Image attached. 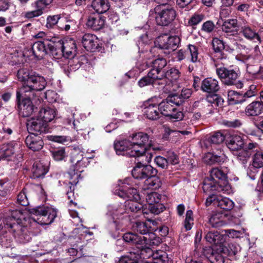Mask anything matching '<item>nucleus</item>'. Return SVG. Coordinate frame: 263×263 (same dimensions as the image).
<instances>
[{"label": "nucleus", "instance_id": "22", "mask_svg": "<svg viewBox=\"0 0 263 263\" xmlns=\"http://www.w3.org/2000/svg\"><path fill=\"white\" fill-rule=\"evenodd\" d=\"M115 149L118 155H126L132 157L128 152L132 150L130 141L129 140H123L115 143ZM134 157L133 156H132Z\"/></svg>", "mask_w": 263, "mask_h": 263}, {"label": "nucleus", "instance_id": "1", "mask_svg": "<svg viewBox=\"0 0 263 263\" xmlns=\"http://www.w3.org/2000/svg\"><path fill=\"white\" fill-rule=\"evenodd\" d=\"M125 241L132 245H136L141 249V254L143 258H150L156 253H153V250L149 247H154L159 245L162 242V239L153 232H150L145 236H139L136 234L128 232L123 236Z\"/></svg>", "mask_w": 263, "mask_h": 263}, {"label": "nucleus", "instance_id": "5", "mask_svg": "<svg viewBox=\"0 0 263 263\" xmlns=\"http://www.w3.org/2000/svg\"><path fill=\"white\" fill-rule=\"evenodd\" d=\"M149 14L155 18L158 25L166 26L171 24L176 16L174 8L168 5H158L151 9Z\"/></svg>", "mask_w": 263, "mask_h": 263}, {"label": "nucleus", "instance_id": "23", "mask_svg": "<svg viewBox=\"0 0 263 263\" xmlns=\"http://www.w3.org/2000/svg\"><path fill=\"white\" fill-rule=\"evenodd\" d=\"M44 42L39 41L34 43L32 46L31 51L34 56L37 59H42L44 55L48 53V47L46 48Z\"/></svg>", "mask_w": 263, "mask_h": 263}, {"label": "nucleus", "instance_id": "16", "mask_svg": "<svg viewBox=\"0 0 263 263\" xmlns=\"http://www.w3.org/2000/svg\"><path fill=\"white\" fill-rule=\"evenodd\" d=\"M86 25L93 30H99L105 25V18L99 14H91L88 17Z\"/></svg>", "mask_w": 263, "mask_h": 263}, {"label": "nucleus", "instance_id": "54", "mask_svg": "<svg viewBox=\"0 0 263 263\" xmlns=\"http://www.w3.org/2000/svg\"><path fill=\"white\" fill-rule=\"evenodd\" d=\"M60 18L61 17L60 15H54L48 16L47 18V27L51 28L54 26L58 27Z\"/></svg>", "mask_w": 263, "mask_h": 263}, {"label": "nucleus", "instance_id": "56", "mask_svg": "<svg viewBox=\"0 0 263 263\" xmlns=\"http://www.w3.org/2000/svg\"><path fill=\"white\" fill-rule=\"evenodd\" d=\"M71 182H69L68 185L67 186L68 191H67V195L68 199L70 200V203L71 204H73L75 206L77 205V203L73 201V200L75 199V197L73 193V191L74 190V185Z\"/></svg>", "mask_w": 263, "mask_h": 263}, {"label": "nucleus", "instance_id": "6", "mask_svg": "<svg viewBox=\"0 0 263 263\" xmlns=\"http://www.w3.org/2000/svg\"><path fill=\"white\" fill-rule=\"evenodd\" d=\"M46 84L44 78L34 72L32 77H30L28 83L24 84L20 90L17 91V99L19 101L24 93L28 97H34L36 96L35 92L43 90Z\"/></svg>", "mask_w": 263, "mask_h": 263}, {"label": "nucleus", "instance_id": "17", "mask_svg": "<svg viewBox=\"0 0 263 263\" xmlns=\"http://www.w3.org/2000/svg\"><path fill=\"white\" fill-rule=\"evenodd\" d=\"M63 57L66 58H73L76 54L77 45L72 39L63 40Z\"/></svg>", "mask_w": 263, "mask_h": 263}, {"label": "nucleus", "instance_id": "7", "mask_svg": "<svg viewBox=\"0 0 263 263\" xmlns=\"http://www.w3.org/2000/svg\"><path fill=\"white\" fill-rule=\"evenodd\" d=\"M28 212L33 221L42 225L50 224L57 217L56 211L49 207L39 206L29 209Z\"/></svg>", "mask_w": 263, "mask_h": 263}, {"label": "nucleus", "instance_id": "39", "mask_svg": "<svg viewBox=\"0 0 263 263\" xmlns=\"http://www.w3.org/2000/svg\"><path fill=\"white\" fill-rule=\"evenodd\" d=\"M217 204L219 207L226 211H230L233 209L234 206V203L229 198L219 196L217 198Z\"/></svg>", "mask_w": 263, "mask_h": 263}, {"label": "nucleus", "instance_id": "20", "mask_svg": "<svg viewBox=\"0 0 263 263\" xmlns=\"http://www.w3.org/2000/svg\"><path fill=\"white\" fill-rule=\"evenodd\" d=\"M27 146L33 151L41 149L43 146V141L40 137L35 135H28L25 140Z\"/></svg>", "mask_w": 263, "mask_h": 263}, {"label": "nucleus", "instance_id": "30", "mask_svg": "<svg viewBox=\"0 0 263 263\" xmlns=\"http://www.w3.org/2000/svg\"><path fill=\"white\" fill-rule=\"evenodd\" d=\"M156 175L152 174L147 177L144 182L145 189L157 190L161 186V180Z\"/></svg>", "mask_w": 263, "mask_h": 263}, {"label": "nucleus", "instance_id": "60", "mask_svg": "<svg viewBox=\"0 0 263 263\" xmlns=\"http://www.w3.org/2000/svg\"><path fill=\"white\" fill-rule=\"evenodd\" d=\"M52 155L53 159L56 161H60L65 157L66 153L64 148L55 150L52 152Z\"/></svg>", "mask_w": 263, "mask_h": 263}, {"label": "nucleus", "instance_id": "51", "mask_svg": "<svg viewBox=\"0 0 263 263\" xmlns=\"http://www.w3.org/2000/svg\"><path fill=\"white\" fill-rule=\"evenodd\" d=\"M161 200V195L156 192H152L147 194L146 197V200L148 205L160 202Z\"/></svg>", "mask_w": 263, "mask_h": 263}, {"label": "nucleus", "instance_id": "49", "mask_svg": "<svg viewBox=\"0 0 263 263\" xmlns=\"http://www.w3.org/2000/svg\"><path fill=\"white\" fill-rule=\"evenodd\" d=\"M134 228L135 231L141 234L144 235V236H145L146 234H148L150 233L149 232V229L147 227L146 223L144 222H136L134 226Z\"/></svg>", "mask_w": 263, "mask_h": 263}, {"label": "nucleus", "instance_id": "14", "mask_svg": "<svg viewBox=\"0 0 263 263\" xmlns=\"http://www.w3.org/2000/svg\"><path fill=\"white\" fill-rule=\"evenodd\" d=\"M52 0H38L34 3L35 10L25 12V17L27 18H32L40 16L43 13V10L48 5L52 2Z\"/></svg>", "mask_w": 263, "mask_h": 263}, {"label": "nucleus", "instance_id": "37", "mask_svg": "<svg viewBox=\"0 0 263 263\" xmlns=\"http://www.w3.org/2000/svg\"><path fill=\"white\" fill-rule=\"evenodd\" d=\"M76 21L69 17H61L58 23V28L61 30L68 31L71 28H75Z\"/></svg>", "mask_w": 263, "mask_h": 263}, {"label": "nucleus", "instance_id": "12", "mask_svg": "<svg viewBox=\"0 0 263 263\" xmlns=\"http://www.w3.org/2000/svg\"><path fill=\"white\" fill-rule=\"evenodd\" d=\"M159 46L161 49L174 50L178 46L180 39L178 36H162L159 37Z\"/></svg>", "mask_w": 263, "mask_h": 263}, {"label": "nucleus", "instance_id": "63", "mask_svg": "<svg viewBox=\"0 0 263 263\" xmlns=\"http://www.w3.org/2000/svg\"><path fill=\"white\" fill-rule=\"evenodd\" d=\"M222 124L228 127L231 128H236L241 126V123L238 119H235L234 120H223Z\"/></svg>", "mask_w": 263, "mask_h": 263}, {"label": "nucleus", "instance_id": "36", "mask_svg": "<svg viewBox=\"0 0 263 263\" xmlns=\"http://www.w3.org/2000/svg\"><path fill=\"white\" fill-rule=\"evenodd\" d=\"M240 33L248 40H252L256 39L258 41L261 42V38L258 34L248 26H242Z\"/></svg>", "mask_w": 263, "mask_h": 263}, {"label": "nucleus", "instance_id": "24", "mask_svg": "<svg viewBox=\"0 0 263 263\" xmlns=\"http://www.w3.org/2000/svg\"><path fill=\"white\" fill-rule=\"evenodd\" d=\"M226 236L217 231H210L205 236L206 240L212 245H221L225 241Z\"/></svg>", "mask_w": 263, "mask_h": 263}, {"label": "nucleus", "instance_id": "42", "mask_svg": "<svg viewBox=\"0 0 263 263\" xmlns=\"http://www.w3.org/2000/svg\"><path fill=\"white\" fill-rule=\"evenodd\" d=\"M31 171L35 178H39L44 176L48 171V166L32 165Z\"/></svg>", "mask_w": 263, "mask_h": 263}, {"label": "nucleus", "instance_id": "59", "mask_svg": "<svg viewBox=\"0 0 263 263\" xmlns=\"http://www.w3.org/2000/svg\"><path fill=\"white\" fill-rule=\"evenodd\" d=\"M126 194L127 201L132 200H138L139 199V196L136 189L133 187L126 189Z\"/></svg>", "mask_w": 263, "mask_h": 263}, {"label": "nucleus", "instance_id": "48", "mask_svg": "<svg viewBox=\"0 0 263 263\" xmlns=\"http://www.w3.org/2000/svg\"><path fill=\"white\" fill-rule=\"evenodd\" d=\"M228 98L229 101L233 102L234 104L243 103L242 94L234 90H229L228 91Z\"/></svg>", "mask_w": 263, "mask_h": 263}, {"label": "nucleus", "instance_id": "35", "mask_svg": "<svg viewBox=\"0 0 263 263\" xmlns=\"http://www.w3.org/2000/svg\"><path fill=\"white\" fill-rule=\"evenodd\" d=\"M55 112L53 109L50 107L42 108L39 113V117L47 124V123L51 121L55 117Z\"/></svg>", "mask_w": 263, "mask_h": 263}, {"label": "nucleus", "instance_id": "3", "mask_svg": "<svg viewBox=\"0 0 263 263\" xmlns=\"http://www.w3.org/2000/svg\"><path fill=\"white\" fill-rule=\"evenodd\" d=\"M182 101L177 96L171 95L165 100L159 104V110L161 114L170 117L173 121H178L183 119V114L176 108L181 104Z\"/></svg>", "mask_w": 263, "mask_h": 263}, {"label": "nucleus", "instance_id": "21", "mask_svg": "<svg viewBox=\"0 0 263 263\" xmlns=\"http://www.w3.org/2000/svg\"><path fill=\"white\" fill-rule=\"evenodd\" d=\"M222 30L225 33L234 35L239 30L238 21L236 18H229L225 20L222 25Z\"/></svg>", "mask_w": 263, "mask_h": 263}, {"label": "nucleus", "instance_id": "43", "mask_svg": "<svg viewBox=\"0 0 263 263\" xmlns=\"http://www.w3.org/2000/svg\"><path fill=\"white\" fill-rule=\"evenodd\" d=\"M179 78V72L178 69L172 68L163 72V79L165 78L171 82L176 81Z\"/></svg>", "mask_w": 263, "mask_h": 263}, {"label": "nucleus", "instance_id": "2", "mask_svg": "<svg viewBox=\"0 0 263 263\" xmlns=\"http://www.w3.org/2000/svg\"><path fill=\"white\" fill-rule=\"evenodd\" d=\"M227 167H215L210 171V177L205 178L203 183V190L204 193L211 191L219 192H226L230 189V185L227 180Z\"/></svg>", "mask_w": 263, "mask_h": 263}, {"label": "nucleus", "instance_id": "46", "mask_svg": "<svg viewBox=\"0 0 263 263\" xmlns=\"http://www.w3.org/2000/svg\"><path fill=\"white\" fill-rule=\"evenodd\" d=\"M135 200L126 201L125 206L126 210H129L132 212H137L140 211L142 209V205Z\"/></svg>", "mask_w": 263, "mask_h": 263}, {"label": "nucleus", "instance_id": "45", "mask_svg": "<svg viewBox=\"0 0 263 263\" xmlns=\"http://www.w3.org/2000/svg\"><path fill=\"white\" fill-rule=\"evenodd\" d=\"M222 214L215 213L209 219V223L212 227L217 228L222 226L224 222L221 220Z\"/></svg>", "mask_w": 263, "mask_h": 263}, {"label": "nucleus", "instance_id": "18", "mask_svg": "<svg viewBox=\"0 0 263 263\" xmlns=\"http://www.w3.org/2000/svg\"><path fill=\"white\" fill-rule=\"evenodd\" d=\"M82 43L84 47L88 51H95L99 46L97 37L90 33H87L83 35Z\"/></svg>", "mask_w": 263, "mask_h": 263}, {"label": "nucleus", "instance_id": "29", "mask_svg": "<svg viewBox=\"0 0 263 263\" xmlns=\"http://www.w3.org/2000/svg\"><path fill=\"white\" fill-rule=\"evenodd\" d=\"M243 145V141L241 136L234 135L231 136L227 140V145L232 151H241Z\"/></svg>", "mask_w": 263, "mask_h": 263}, {"label": "nucleus", "instance_id": "33", "mask_svg": "<svg viewBox=\"0 0 263 263\" xmlns=\"http://www.w3.org/2000/svg\"><path fill=\"white\" fill-rule=\"evenodd\" d=\"M212 45L213 50L217 53L216 57L218 59L223 60L227 59V55L222 53V50L224 49V44L222 40L218 38H214L212 40Z\"/></svg>", "mask_w": 263, "mask_h": 263}, {"label": "nucleus", "instance_id": "47", "mask_svg": "<svg viewBox=\"0 0 263 263\" xmlns=\"http://www.w3.org/2000/svg\"><path fill=\"white\" fill-rule=\"evenodd\" d=\"M187 52H190L192 62L196 63L198 61L199 48L197 46L192 44L188 45Z\"/></svg>", "mask_w": 263, "mask_h": 263}, {"label": "nucleus", "instance_id": "26", "mask_svg": "<svg viewBox=\"0 0 263 263\" xmlns=\"http://www.w3.org/2000/svg\"><path fill=\"white\" fill-rule=\"evenodd\" d=\"M227 159V157L223 154L217 156L211 153L205 154L203 157V161L206 164H213L215 163H228Z\"/></svg>", "mask_w": 263, "mask_h": 263}, {"label": "nucleus", "instance_id": "38", "mask_svg": "<svg viewBox=\"0 0 263 263\" xmlns=\"http://www.w3.org/2000/svg\"><path fill=\"white\" fill-rule=\"evenodd\" d=\"M159 80L158 76L150 71L147 76L143 77L138 81V85L140 87H143L147 85H154L157 80Z\"/></svg>", "mask_w": 263, "mask_h": 263}, {"label": "nucleus", "instance_id": "8", "mask_svg": "<svg viewBox=\"0 0 263 263\" xmlns=\"http://www.w3.org/2000/svg\"><path fill=\"white\" fill-rule=\"evenodd\" d=\"M216 74L224 85H235L237 88H241L243 87V83L240 81H237L238 73L233 69L221 66L216 68Z\"/></svg>", "mask_w": 263, "mask_h": 263}, {"label": "nucleus", "instance_id": "9", "mask_svg": "<svg viewBox=\"0 0 263 263\" xmlns=\"http://www.w3.org/2000/svg\"><path fill=\"white\" fill-rule=\"evenodd\" d=\"M33 98L28 97L24 93L21 96L19 101L16 99L20 108V114L23 117H29L34 112L35 108L31 101Z\"/></svg>", "mask_w": 263, "mask_h": 263}, {"label": "nucleus", "instance_id": "34", "mask_svg": "<svg viewBox=\"0 0 263 263\" xmlns=\"http://www.w3.org/2000/svg\"><path fill=\"white\" fill-rule=\"evenodd\" d=\"M48 49L53 56H63V40L57 42H51L47 44Z\"/></svg>", "mask_w": 263, "mask_h": 263}, {"label": "nucleus", "instance_id": "57", "mask_svg": "<svg viewBox=\"0 0 263 263\" xmlns=\"http://www.w3.org/2000/svg\"><path fill=\"white\" fill-rule=\"evenodd\" d=\"M257 93L256 86L255 85L250 86L249 89L244 93L242 94L243 102H245L248 98L255 96Z\"/></svg>", "mask_w": 263, "mask_h": 263}, {"label": "nucleus", "instance_id": "52", "mask_svg": "<svg viewBox=\"0 0 263 263\" xmlns=\"http://www.w3.org/2000/svg\"><path fill=\"white\" fill-rule=\"evenodd\" d=\"M206 100L210 103L215 105L216 106H221L223 103V100L217 94L208 96Z\"/></svg>", "mask_w": 263, "mask_h": 263}, {"label": "nucleus", "instance_id": "62", "mask_svg": "<svg viewBox=\"0 0 263 263\" xmlns=\"http://www.w3.org/2000/svg\"><path fill=\"white\" fill-rule=\"evenodd\" d=\"M203 19V15L195 14L189 20L188 24L190 26H195L200 23Z\"/></svg>", "mask_w": 263, "mask_h": 263}, {"label": "nucleus", "instance_id": "64", "mask_svg": "<svg viewBox=\"0 0 263 263\" xmlns=\"http://www.w3.org/2000/svg\"><path fill=\"white\" fill-rule=\"evenodd\" d=\"M254 164H263V153L257 151L253 157Z\"/></svg>", "mask_w": 263, "mask_h": 263}, {"label": "nucleus", "instance_id": "4", "mask_svg": "<svg viewBox=\"0 0 263 263\" xmlns=\"http://www.w3.org/2000/svg\"><path fill=\"white\" fill-rule=\"evenodd\" d=\"M130 144L132 150L128 152L131 156L134 157L142 156L149 148L153 147V144L151 140H149V137L146 133L139 132L135 133L132 136Z\"/></svg>", "mask_w": 263, "mask_h": 263}, {"label": "nucleus", "instance_id": "40", "mask_svg": "<svg viewBox=\"0 0 263 263\" xmlns=\"http://www.w3.org/2000/svg\"><path fill=\"white\" fill-rule=\"evenodd\" d=\"M34 73V72L27 68H23L18 70L17 76L19 81L24 82V84H27L30 77H32Z\"/></svg>", "mask_w": 263, "mask_h": 263}, {"label": "nucleus", "instance_id": "58", "mask_svg": "<svg viewBox=\"0 0 263 263\" xmlns=\"http://www.w3.org/2000/svg\"><path fill=\"white\" fill-rule=\"evenodd\" d=\"M193 221V212L191 210H188L186 213V217L184 222V226L186 230H190L192 228V224Z\"/></svg>", "mask_w": 263, "mask_h": 263}, {"label": "nucleus", "instance_id": "15", "mask_svg": "<svg viewBox=\"0 0 263 263\" xmlns=\"http://www.w3.org/2000/svg\"><path fill=\"white\" fill-rule=\"evenodd\" d=\"M152 68L150 71L158 76L159 79L163 80L164 70L163 69L166 66L167 61L163 58H158L151 63Z\"/></svg>", "mask_w": 263, "mask_h": 263}, {"label": "nucleus", "instance_id": "44", "mask_svg": "<svg viewBox=\"0 0 263 263\" xmlns=\"http://www.w3.org/2000/svg\"><path fill=\"white\" fill-rule=\"evenodd\" d=\"M258 147V144L256 143H248L245 148V150H241V151L239 153V154L238 155V158L241 160V156L244 155V157L248 158L249 157L250 155H251L250 152L249 151L255 149V151L256 152L257 151V148Z\"/></svg>", "mask_w": 263, "mask_h": 263}, {"label": "nucleus", "instance_id": "27", "mask_svg": "<svg viewBox=\"0 0 263 263\" xmlns=\"http://www.w3.org/2000/svg\"><path fill=\"white\" fill-rule=\"evenodd\" d=\"M262 109L261 101H253L246 107L245 112L248 116H256L261 113Z\"/></svg>", "mask_w": 263, "mask_h": 263}, {"label": "nucleus", "instance_id": "11", "mask_svg": "<svg viewBox=\"0 0 263 263\" xmlns=\"http://www.w3.org/2000/svg\"><path fill=\"white\" fill-rule=\"evenodd\" d=\"M157 173V170L152 165H136L132 172L133 176L136 179L145 178Z\"/></svg>", "mask_w": 263, "mask_h": 263}, {"label": "nucleus", "instance_id": "50", "mask_svg": "<svg viewBox=\"0 0 263 263\" xmlns=\"http://www.w3.org/2000/svg\"><path fill=\"white\" fill-rule=\"evenodd\" d=\"M224 135L220 132L214 133L209 139L208 142L213 144H219L224 140Z\"/></svg>", "mask_w": 263, "mask_h": 263}, {"label": "nucleus", "instance_id": "41", "mask_svg": "<svg viewBox=\"0 0 263 263\" xmlns=\"http://www.w3.org/2000/svg\"><path fill=\"white\" fill-rule=\"evenodd\" d=\"M219 247L221 252L229 256L236 255L240 250L238 245L234 243H229L227 246Z\"/></svg>", "mask_w": 263, "mask_h": 263}, {"label": "nucleus", "instance_id": "32", "mask_svg": "<svg viewBox=\"0 0 263 263\" xmlns=\"http://www.w3.org/2000/svg\"><path fill=\"white\" fill-rule=\"evenodd\" d=\"M91 7L99 14L106 12L110 7L107 0H93Z\"/></svg>", "mask_w": 263, "mask_h": 263}, {"label": "nucleus", "instance_id": "31", "mask_svg": "<svg viewBox=\"0 0 263 263\" xmlns=\"http://www.w3.org/2000/svg\"><path fill=\"white\" fill-rule=\"evenodd\" d=\"M22 213L19 211H15L12 213L11 217L7 218L6 220V226L8 228H10L14 232L16 231V229L19 228L18 223L16 220L20 219Z\"/></svg>", "mask_w": 263, "mask_h": 263}, {"label": "nucleus", "instance_id": "28", "mask_svg": "<svg viewBox=\"0 0 263 263\" xmlns=\"http://www.w3.org/2000/svg\"><path fill=\"white\" fill-rule=\"evenodd\" d=\"M143 112L146 117L150 120H156L159 118L160 110L159 105L149 104L145 106Z\"/></svg>", "mask_w": 263, "mask_h": 263}, {"label": "nucleus", "instance_id": "53", "mask_svg": "<svg viewBox=\"0 0 263 263\" xmlns=\"http://www.w3.org/2000/svg\"><path fill=\"white\" fill-rule=\"evenodd\" d=\"M147 208L151 213L158 215L164 211L165 206L163 204L158 202L148 205Z\"/></svg>", "mask_w": 263, "mask_h": 263}, {"label": "nucleus", "instance_id": "25", "mask_svg": "<svg viewBox=\"0 0 263 263\" xmlns=\"http://www.w3.org/2000/svg\"><path fill=\"white\" fill-rule=\"evenodd\" d=\"M17 144L14 143H6L0 149V161L9 160L8 157L14 153L15 147Z\"/></svg>", "mask_w": 263, "mask_h": 263}, {"label": "nucleus", "instance_id": "13", "mask_svg": "<svg viewBox=\"0 0 263 263\" xmlns=\"http://www.w3.org/2000/svg\"><path fill=\"white\" fill-rule=\"evenodd\" d=\"M202 256H203L206 258L211 263H224V257L220 252V248L219 251L218 250H214L213 249L209 248H202Z\"/></svg>", "mask_w": 263, "mask_h": 263}, {"label": "nucleus", "instance_id": "55", "mask_svg": "<svg viewBox=\"0 0 263 263\" xmlns=\"http://www.w3.org/2000/svg\"><path fill=\"white\" fill-rule=\"evenodd\" d=\"M119 263H138L135 254L131 253L128 255L122 256L119 260Z\"/></svg>", "mask_w": 263, "mask_h": 263}, {"label": "nucleus", "instance_id": "61", "mask_svg": "<svg viewBox=\"0 0 263 263\" xmlns=\"http://www.w3.org/2000/svg\"><path fill=\"white\" fill-rule=\"evenodd\" d=\"M17 202L23 206H27L29 204L26 193L24 190L21 192L17 196Z\"/></svg>", "mask_w": 263, "mask_h": 263}, {"label": "nucleus", "instance_id": "19", "mask_svg": "<svg viewBox=\"0 0 263 263\" xmlns=\"http://www.w3.org/2000/svg\"><path fill=\"white\" fill-rule=\"evenodd\" d=\"M200 88L204 92L214 93L219 89V86L216 79L208 78L202 81Z\"/></svg>", "mask_w": 263, "mask_h": 263}, {"label": "nucleus", "instance_id": "10", "mask_svg": "<svg viewBox=\"0 0 263 263\" xmlns=\"http://www.w3.org/2000/svg\"><path fill=\"white\" fill-rule=\"evenodd\" d=\"M27 128L31 135H37L46 133L47 130V124L39 117L37 118H32L27 121Z\"/></svg>", "mask_w": 263, "mask_h": 263}]
</instances>
